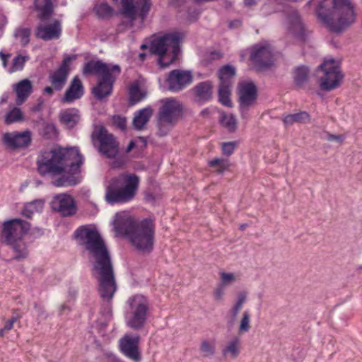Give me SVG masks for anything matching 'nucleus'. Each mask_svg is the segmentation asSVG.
I'll list each match as a JSON object with an SVG mask.
<instances>
[{
    "label": "nucleus",
    "instance_id": "obj_59",
    "mask_svg": "<svg viewBox=\"0 0 362 362\" xmlns=\"http://www.w3.org/2000/svg\"><path fill=\"white\" fill-rule=\"evenodd\" d=\"M54 87L52 86H47L46 88H45L44 89V93H47V94H49V95H52L53 93H54Z\"/></svg>",
    "mask_w": 362,
    "mask_h": 362
},
{
    "label": "nucleus",
    "instance_id": "obj_61",
    "mask_svg": "<svg viewBox=\"0 0 362 362\" xmlns=\"http://www.w3.org/2000/svg\"><path fill=\"white\" fill-rule=\"evenodd\" d=\"M209 113H210V112H209V109L205 108L201 111L200 115H202V117H207L209 115Z\"/></svg>",
    "mask_w": 362,
    "mask_h": 362
},
{
    "label": "nucleus",
    "instance_id": "obj_23",
    "mask_svg": "<svg viewBox=\"0 0 362 362\" xmlns=\"http://www.w3.org/2000/svg\"><path fill=\"white\" fill-rule=\"evenodd\" d=\"M213 83L205 81L197 83L192 90L194 100L199 104H204L213 98Z\"/></svg>",
    "mask_w": 362,
    "mask_h": 362
},
{
    "label": "nucleus",
    "instance_id": "obj_35",
    "mask_svg": "<svg viewBox=\"0 0 362 362\" xmlns=\"http://www.w3.org/2000/svg\"><path fill=\"white\" fill-rule=\"evenodd\" d=\"M219 122L229 132H235L237 129V119L233 115H227L224 112H221Z\"/></svg>",
    "mask_w": 362,
    "mask_h": 362
},
{
    "label": "nucleus",
    "instance_id": "obj_6",
    "mask_svg": "<svg viewBox=\"0 0 362 362\" xmlns=\"http://www.w3.org/2000/svg\"><path fill=\"white\" fill-rule=\"evenodd\" d=\"M30 228V223L21 218H13L3 223L0 241L9 246L16 253L13 259L20 260L28 257V250L23 237Z\"/></svg>",
    "mask_w": 362,
    "mask_h": 362
},
{
    "label": "nucleus",
    "instance_id": "obj_3",
    "mask_svg": "<svg viewBox=\"0 0 362 362\" xmlns=\"http://www.w3.org/2000/svg\"><path fill=\"white\" fill-rule=\"evenodd\" d=\"M320 20L332 33H341L356 19L350 0H322L317 7Z\"/></svg>",
    "mask_w": 362,
    "mask_h": 362
},
{
    "label": "nucleus",
    "instance_id": "obj_39",
    "mask_svg": "<svg viewBox=\"0 0 362 362\" xmlns=\"http://www.w3.org/2000/svg\"><path fill=\"white\" fill-rule=\"evenodd\" d=\"M250 314L248 310L243 313L242 318L240 320L238 332L240 334L248 332L250 329Z\"/></svg>",
    "mask_w": 362,
    "mask_h": 362
},
{
    "label": "nucleus",
    "instance_id": "obj_18",
    "mask_svg": "<svg viewBox=\"0 0 362 362\" xmlns=\"http://www.w3.org/2000/svg\"><path fill=\"white\" fill-rule=\"evenodd\" d=\"M193 81V75L190 71L174 69L168 76V89L173 92H179L189 85Z\"/></svg>",
    "mask_w": 362,
    "mask_h": 362
},
{
    "label": "nucleus",
    "instance_id": "obj_54",
    "mask_svg": "<svg viewBox=\"0 0 362 362\" xmlns=\"http://www.w3.org/2000/svg\"><path fill=\"white\" fill-rule=\"evenodd\" d=\"M327 140L329 141H336L339 143H341L344 141V136L341 135L327 134Z\"/></svg>",
    "mask_w": 362,
    "mask_h": 362
},
{
    "label": "nucleus",
    "instance_id": "obj_24",
    "mask_svg": "<svg viewBox=\"0 0 362 362\" xmlns=\"http://www.w3.org/2000/svg\"><path fill=\"white\" fill-rule=\"evenodd\" d=\"M34 8L38 12L37 18L42 21H46L54 13V5L52 0H34Z\"/></svg>",
    "mask_w": 362,
    "mask_h": 362
},
{
    "label": "nucleus",
    "instance_id": "obj_33",
    "mask_svg": "<svg viewBox=\"0 0 362 362\" xmlns=\"http://www.w3.org/2000/svg\"><path fill=\"white\" fill-rule=\"evenodd\" d=\"M38 132L45 139H54L57 135L55 125L52 123L42 122L38 124Z\"/></svg>",
    "mask_w": 362,
    "mask_h": 362
},
{
    "label": "nucleus",
    "instance_id": "obj_7",
    "mask_svg": "<svg viewBox=\"0 0 362 362\" xmlns=\"http://www.w3.org/2000/svg\"><path fill=\"white\" fill-rule=\"evenodd\" d=\"M182 40V34L174 31L165 33L151 42V52L158 56L160 67L166 68L177 59Z\"/></svg>",
    "mask_w": 362,
    "mask_h": 362
},
{
    "label": "nucleus",
    "instance_id": "obj_46",
    "mask_svg": "<svg viewBox=\"0 0 362 362\" xmlns=\"http://www.w3.org/2000/svg\"><path fill=\"white\" fill-rule=\"evenodd\" d=\"M220 276L221 280V285L223 286L230 285L235 280V275L233 273L221 272Z\"/></svg>",
    "mask_w": 362,
    "mask_h": 362
},
{
    "label": "nucleus",
    "instance_id": "obj_16",
    "mask_svg": "<svg viewBox=\"0 0 362 362\" xmlns=\"http://www.w3.org/2000/svg\"><path fill=\"white\" fill-rule=\"evenodd\" d=\"M140 337L125 334L119 340V349L127 358L134 362L141 361V354L139 349Z\"/></svg>",
    "mask_w": 362,
    "mask_h": 362
},
{
    "label": "nucleus",
    "instance_id": "obj_58",
    "mask_svg": "<svg viewBox=\"0 0 362 362\" xmlns=\"http://www.w3.org/2000/svg\"><path fill=\"white\" fill-rule=\"evenodd\" d=\"M228 164H226L221 166H218L217 173L218 174H222L224 171H226L228 169Z\"/></svg>",
    "mask_w": 362,
    "mask_h": 362
},
{
    "label": "nucleus",
    "instance_id": "obj_36",
    "mask_svg": "<svg viewBox=\"0 0 362 362\" xmlns=\"http://www.w3.org/2000/svg\"><path fill=\"white\" fill-rule=\"evenodd\" d=\"M43 204L42 201L35 200L25 206L23 214L27 218H31L35 211H39L42 209Z\"/></svg>",
    "mask_w": 362,
    "mask_h": 362
},
{
    "label": "nucleus",
    "instance_id": "obj_38",
    "mask_svg": "<svg viewBox=\"0 0 362 362\" xmlns=\"http://www.w3.org/2000/svg\"><path fill=\"white\" fill-rule=\"evenodd\" d=\"M96 15L100 18H105L112 15V8L106 3H103L97 5L94 8Z\"/></svg>",
    "mask_w": 362,
    "mask_h": 362
},
{
    "label": "nucleus",
    "instance_id": "obj_50",
    "mask_svg": "<svg viewBox=\"0 0 362 362\" xmlns=\"http://www.w3.org/2000/svg\"><path fill=\"white\" fill-rule=\"evenodd\" d=\"M165 124H167V123L165 122H161L160 119H158L157 127L158 128V134L160 136H165L169 131V129L165 127Z\"/></svg>",
    "mask_w": 362,
    "mask_h": 362
},
{
    "label": "nucleus",
    "instance_id": "obj_1",
    "mask_svg": "<svg viewBox=\"0 0 362 362\" xmlns=\"http://www.w3.org/2000/svg\"><path fill=\"white\" fill-rule=\"evenodd\" d=\"M74 237L94 258L93 271L99 284L103 298L110 300L117 290L116 279L110 255L98 230L86 226L77 228Z\"/></svg>",
    "mask_w": 362,
    "mask_h": 362
},
{
    "label": "nucleus",
    "instance_id": "obj_47",
    "mask_svg": "<svg viewBox=\"0 0 362 362\" xmlns=\"http://www.w3.org/2000/svg\"><path fill=\"white\" fill-rule=\"evenodd\" d=\"M237 143L235 141L226 142L222 144V152L224 155L230 156L235 151Z\"/></svg>",
    "mask_w": 362,
    "mask_h": 362
},
{
    "label": "nucleus",
    "instance_id": "obj_8",
    "mask_svg": "<svg viewBox=\"0 0 362 362\" xmlns=\"http://www.w3.org/2000/svg\"><path fill=\"white\" fill-rule=\"evenodd\" d=\"M139 183V177L134 174L127 175L124 185L121 178H112L106 187V202L112 205L131 201L136 194Z\"/></svg>",
    "mask_w": 362,
    "mask_h": 362
},
{
    "label": "nucleus",
    "instance_id": "obj_55",
    "mask_svg": "<svg viewBox=\"0 0 362 362\" xmlns=\"http://www.w3.org/2000/svg\"><path fill=\"white\" fill-rule=\"evenodd\" d=\"M11 57L10 54H4L2 51L0 52V58L2 61V64L4 67H6L7 65V60Z\"/></svg>",
    "mask_w": 362,
    "mask_h": 362
},
{
    "label": "nucleus",
    "instance_id": "obj_48",
    "mask_svg": "<svg viewBox=\"0 0 362 362\" xmlns=\"http://www.w3.org/2000/svg\"><path fill=\"white\" fill-rule=\"evenodd\" d=\"M114 124L119 129L124 130L126 129L127 120L126 118L120 115H115L112 118Z\"/></svg>",
    "mask_w": 362,
    "mask_h": 362
},
{
    "label": "nucleus",
    "instance_id": "obj_22",
    "mask_svg": "<svg viewBox=\"0 0 362 362\" xmlns=\"http://www.w3.org/2000/svg\"><path fill=\"white\" fill-rule=\"evenodd\" d=\"M288 29L290 32L301 42H305L307 39V30L299 13L296 11H291L288 16Z\"/></svg>",
    "mask_w": 362,
    "mask_h": 362
},
{
    "label": "nucleus",
    "instance_id": "obj_26",
    "mask_svg": "<svg viewBox=\"0 0 362 362\" xmlns=\"http://www.w3.org/2000/svg\"><path fill=\"white\" fill-rule=\"evenodd\" d=\"M153 113L151 107H145L139 110L133 119V126L137 130L144 129L145 124L148 122Z\"/></svg>",
    "mask_w": 362,
    "mask_h": 362
},
{
    "label": "nucleus",
    "instance_id": "obj_27",
    "mask_svg": "<svg viewBox=\"0 0 362 362\" xmlns=\"http://www.w3.org/2000/svg\"><path fill=\"white\" fill-rule=\"evenodd\" d=\"M310 70L306 66H299L294 69L293 78L295 86L298 88H303L308 80Z\"/></svg>",
    "mask_w": 362,
    "mask_h": 362
},
{
    "label": "nucleus",
    "instance_id": "obj_57",
    "mask_svg": "<svg viewBox=\"0 0 362 362\" xmlns=\"http://www.w3.org/2000/svg\"><path fill=\"white\" fill-rule=\"evenodd\" d=\"M241 25V21L240 20H235L229 23V28H238Z\"/></svg>",
    "mask_w": 362,
    "mask_h": 362
},
{
    "label": "nucleus",
    "instance_id": "obj_53",
    "mask_svg": "<svg viewBox=\"0 0 362 362\" xmlns=\"http://www.w3.org/2000/svg\"><path fill=\"white\" fill-rule=\"evenodd\" d=\"M223 289L224 286H221V284L218 285V286L216 288L214 292V297L216 300H222L223 295Z\"/></svg>",
    "mask_w": 362,
    "mask_h": 362
},
{
    "label": "nucleus",
    "instance_id": "obj_12",
    "mask_svg": "<svg viewBox=\"0 0 362 362\" xmlns=\"http://www.w3.org/2000/svg\"><path fill=\"white\" fill-rule=\"evenodd\" d=\"M250 59L258 71H263L274 64V56L269 45H255Z\"/></svg>",
    "mask_w": 362,
    "mask_h": 362
},
{
    "label": "nucleus",
    "instance_id": "obj_15",
    "mask_svg": "<svg viewBox=\"0 0 362 362\" xmlns=\"http://www.w3.org/2000/svg\"><path fill=\"white\" fill-rule=\"evenodd\" d=\"M76 55H66L59 67L55 71L49 74V82L55 90L60 91L64 88L70 72V63L72 60L76 59Z\"/></svg>",
    "mask_w": 362,
    "mask_h": 362
},
{
    "label": "nucleus",
    "instance_id": "obj_20",
    "mask_svg": "<svg viewBox=\"0 0 362 362\" xmlns=\"http://www.w3.org/2000/svg\"><path fill=\"white\" fill-rule=\"evenodd\" d=\"M3 141L13 148H25L31 142V134L29 131L5 133L3 135Z\"/></svg>",
    "mask_w": 362,
    "mask_h": 362
},
{
    "label": "nucleus",
    "instance_id": "obj_2",
    "mask_svg": "<svg viewBox=\"0 0 362 362\" xmlns=\"http://www.w3.org/2000/svg\"><path fill=\"white\" fill-rule=\"evenodd\" d=\"M83 157L78 148H53L42 150L37 158L38 173L44 176L48 173L60 175L69 167L68 173L53 181L56 187H71L79 183L78 175L81 172Z\"/></svg>",
    "mask_w": 362,
    "mask_h": 362
},
{
    "label": "nucleus",
    "instance_id": "obj_10",
    "mask_svg": "<svg viewBox=\"0 0 362 362\" xmlns=\"http://www.w3.org/2000/svg\"><path fill=\"white\" fill-rule=\"evenodd\" d=\"M92 141L98 142V151L107 158H115L119 153V143L112 134L103 126L93 132Z\"/></svg>",
    "mask_w": 362,
    "mask_h": 362
},
{
    "label": "nucleus",
    "instance_id": "obj_37",
    "mask_svg": "<svg viewBox=\"0 0 362 362\" xmlns=\"http://www.w3.org/2000/svg\"><path fill=\"white\" fill-rule=\"evenodd\" d=\"M145 97L138 85L132 86L129 90V104L134 105L141 101Z\"/></svg>",
    "mask_w": 362,
    "mask_h": 362
},
{
    "label": "nucleus",
    "instance_id": "obj_14",
    "mask_svg": "<svg viewBox=\"0 0 362 362\" xmlns=\"http://www.w3.org/2000/svg\"><path fill=\"white\" fill-rule=\"evenodd\" d=\"M182 111L183 105L178 100L173 98H166L163 100V105L158 113V118L168 124H173L182 115Z\"/></svg>",
    "mask_w": 362,
    "mask_h": 362
},
{
    "label": "nucleus",
    "instance_id": "obj_4",
    "mask_svg": "<svg viewBox=\"0 0 362 362\" xmlns=\"http://www.w3.org/2000/svg\"><path fill=\"white\" fill-rule=\"evenodd\" d=\"M120 73L121 68L119 65L110 66L100 60L89 61L83 67V75L100 76L97 85L92 89V93L98 100H103L112 94L116 76H119Z\"/></svg>",
    "mask_w": 362,
    "mask_h": 362
},
{
    "label": "nucleus",
    "instance_id": "obj_41",
    "mask_svg": "<svg viewBox=\"0 0 362 362\" xmlns=\"http://www.w3.org/2000/svg\"><path fill=\"white\" fill-rule=\"evenodd\" d=\"M28 59L29 57L28 56H22L21 54L16 56L13 59L10 72L22 70Z\"/></svg>",
    "mask_w": 362,
    "mask_h": 362
},
{
    "label": "nucleus",
    "instance_id": "obj_25",
    "mask_svg": "<svg viewBox=\"0 0 362 362\" xmlns=\"http://www.w3.org/2000/svg\"><path fill=\"white\" fill-rule=\"evenodd\" d=\"M33 86L30 80L23 79L16 83L14 86V90L16 93V103L20 105L25 101L30 95Z\"/></svg>",
    "mask_w": 362,
    "mask_h": 362
},
{
    "label": "nucleus",
    "instance_id": "obj_43",
    "mask_svg": "<svg viewBox=\"0 0 362 362\" xmlns=\"http://www.w3.org/2000/svg\"><path fill=\"white\" fill-rule=\"evenodd\" d=\"M15 36L20 39L23 46L27 45L30 42V29L28 28H19L15 33Z\"/></svg>",
    "mask_w": 362,
    "mask_h": 362
},
{
    "label": "nucleus",
    "instance_id": "obj_62",
    "mask_svg": "<svg viewBox=\"0 0 362 362\" xmlns=\"http://www.w3.org/2000/svg\"><path fill=\"white\" fill-rule=\"evenodd\" d=\"M246 6H253L256 4V0H244Z\"/></svg>",
    "mask_w": 362,
    "mask_h": 362
},
{
    "label": "nucleus",
    "instance_id": "obj_45",
    "mask_svg": "<svg viewBox=\"0 0 362 362\" xmlns=\"http://www.w3.org/2000/svg\"><path fill=\"white\" fill-rule=\"evenodd\" d=\"M21 317V315L20 314L14 313L11 318L7 320L4 327L0 329V337L4 336L5 332L11 330L13 327V324Z\"/></svg>",
    "mask_w": 362,
    "mask_h": 362
},
{
    "label": "nucleus",
    "instance_id": "obj_11",
    "mask_svg": "<svg viewBox=\"0 0 362 362\" xmlns=\"http://www.w3.org/2000/svg\"><path fill=\"white\" fill-rule=\"evenodd\" d=\"M318 68L324 72V76L320 79L321 89L330 91L339 86L343 75L333 58L325 59Z\"/></svg>",
    "mask_w": 362,
    "mask_h": 362
},
{
    "label": "nucleus",
    "instance_id": "obj_42",
    "mask_svg": "<svg viewBox=\"0 0 362 362\" xmlns=\"http://www.w3.org/2000/svg\"><path fill=\"white\" fill-rule=\"evenodd\" d=\"M200 351L204 357H210L215 354V345L206 339L202 341L200 345Z\"/></svg>",
    "mask_w": 362,
    "mask_h": 362
},
{
    "label": "nucleus",
    "instance_id": "obj_29",
    "mask_svg": "<svg viewBox=\"0 0 362 362\" xmlns=\"http://www.w3.org/2000/svg\"><path fill=\"white\" fill-rule=\"evenodd\" d=\"M240 353V339L234 337L223 349L222 354L224 357L230 356L231 358H236Z\"/></svg>",
    "mask_w": 362,
    "mask_h": 362
},
{
    "label": "nucleus",
    "instance_id": "obj_9",
    "mask_svg": "<svg viewBox=\"0 0 362 362\" xmlns=\"http://www.w3.org/2000/svg\"><path fill=\"white\" fill-rule=\"evenodd\" d=\"M128 310L125 313L126 325L128 327L139 331L147 322L150 307L148 299L141 294L129 297L127 301Z\"/></svg>",
    "mask_w": 362,
    "mask_h": 362
},
{
    "label": "nucleus",
    "instance_id": "obj_63",
    "mask_svg": "<svg viewBox=\"0 0 362 362\" xmlns=\"http://www.w3.org/2000/svg\"><path fill=\"white\" fill-rule=\"evenodd\" d=\"M42 110V104L39 103L33 107V110L35 112H39Z\"/></svg>",
    "mask_w": 362,
    "mask_h": 362
},
{
    "label": "nucleus",
    "instance_id": "obj_34",
    "mask_svg": "<svg viewBox=\"0 0 362 362\" xmlns=\"http://www.w3.org/2000/svg\"><path fill=\"white\" fill-rule=\"evenodd\" d=\"M232 86L229 85H223L219 84L218 95V101L226 107H232L233 103L230 99V88Z\"/></svg>",
    "mask_w": 362,
    "mask_h": 362
},
{
    "label": "nucleus",
    "instance_id": "obj_17",
    "mask_svg": "<svg viewBox=\"0 0 362 362\" xmlns=\"http://www.w3.org/2000/svg\"><path fill=\"white\" fill-rule=\"evenodd\" d=\"M50 207L52 211L59 213L64 217L72 216L78 210L74 199L67 194L54 196L50 202Z\"/></svg>",
    "mask_w": 362,
    "mask_h": 362
},
{
    "label": "nucleus",
    "instance_id": "obj_30",
    "mask_svg": "<svg viewBox=\"0 0 362 362\" xmlns=\"http://www.w3.org/2000/svg\"><path fill=\"white\" fill-rule=\"evenodd\" d=\"M247 300V293L245 291L240 292L238 295V299L235 303L230 310V319L228 321V325L233 327L234 322L238 315L239 312L242 310L244 303Z\"/></svg>",
    "mask_w": 362,
    "mask_h": 362
},
{
    "label": "nucleus",
    "instance_id": "obj_32",
    "mask_svg": "<svg viewBox=\"0 0 362 362\" xmlns=\"http://www.w3.org/2000/svg\"><path fill=\"white\" fill-rule=\"evenodd\" d=\"M79 115L75 110H67L61 113L60 121L68 129L74 127L79 121Z\"/></svg>",
    "mask_w": 362,
    "mask_h": 362
},
{
    "label": "nucleus",
    "instance_id": "obj_31",
    "mask_svg": "<svg viewBox=\"0 0 362 362\" xmlns=\"http://www.w3.org/2000/svg\"><path fill=\"white\" fill-rule=\"evenodd\" d=\"M310 120V115L305 111L286 115L283 119L285 127H290L294 123L304 124Z\"/></svg>",
    "mask_w": 362,
    "mask_h": 362
},
{
    "label": "nucleus",
    "instance_id": "obj_64",
    "mask_svg": "<svg viewBox=\"0 0 362 362\" xmlns=\"http://www.w3.org/2000/svg\"><path fill=\"white\" fill-rule=\"evenodd\" d=\"M65 310H69V308L66 305H62L59 309L60 314H62Z\"/></svg>",
    "mask_w": 362,
    "mask_h": 362
},
{
    "label": "nucleus",
    "instance_id": "obj_49",
    "mask_svg": "<svg viewBox=\"0 0 362 362\" xmlns=\"http://www.w3.org/2000/svg\"><path fill=\"white\" fill-rule=\"evenodd\" d=\"M151 6V0H144L143 4L140 9L139 16L141 19H144L148 13Z\"/></svg>",
    "mask_w": 362,
    "mask_h": 362
},
{
    "label": "nucleus",
    "instance_id": "obj_13",
    "mask_svg": "<svg viewBox=\"0 0 362 362\" xmlns=\"http://www.w3.org/2000/svg\"><path fill=\"white\" fill-rule=\"evenodd\" d=\"M239 109L242 116L247 113L250 107H252L257 99V88L253 82H244L238 88Z\"/></svg>",
    "mask_w": 362,
    "mask_h": 362
},
{
    "label": "nucleus",
    "instance_id": "obj_44",
    "mask_svg": "<svg viewBox=\"0 0 362 362\" xmlns=\"http://www.w3.org/2000/svg\"><path fill=\"white\" fill-rule=\"evenodd\" d=\"M123 6V13L127 17L134 19L136 16L135 7L132 1H122Z\"/></svg>",
    "mask_w": 362,
    "mask_h": 362
},
{
    "label": "nucleus",
    "instance_id": "obj_19",
    "mask_svg": "<svg viewBox=\"0 0 362 362\" xmlns=\"http://www.w3.org/2000/svg\"><path fill=\"white\" fill-rule=\"evenodd\" d=\"M62 35V25L59 20H54L47 25L40 24L37 26L35 35L45 41L59 39Z\"/></svg>",
    "mask_w": 362,
    "mask_h": 362
},
{
    "label": "nucleus",
    "instance_id": "obj_28",
    "mask_svg": "<svg viewBox=\"0 0 362 362\" xmlns=\"http://www.w3.org/2000/svg\"><path fill=\"white\" fill-rule=\"evenodd\" d=\"M236 74L235 68L230 64H226L221 67L218 71L219 84L233 85L232 79Z\"/></svg>",
    "mask_w": 362,
    "mask_h": 362
},
{
    "label": "nucleus",
    "instance_id": "obj_51",
    "mask_svg": "<svg viewBox=\"0 0 362 362\" xmlns=\"http://www.w3.org/2000/svg\"><path fill=\"white\" fill-rule=\"evenodd\" d=\"M34 308L37 313V317L42 319H46L47 317V314L46 313L44 308L37 303H35Z\"/></svg>",
    "mask_w": 362,
    "mask_h": 362
},
{
    "label": "nucleus",
    "instance_id": "obj_60",
    "mask_svg": "<svg viewBox=\"0 0 362 362\" xmlns=\"http://www.w3.org/2000/svg\"><path fill=\"white\" fill-rule=\"evenodd\" d=\"M135 146L136 144L134 141H131L126 148V152L129 153L132 151V149L135 147Z\"/></svg>",
    "mask_w": 362,
    "mask_h": 362
},
{
    "label": "nucleus",
    "instance_id": "obj_52",
    "mask_svg": "<svg viewBox=\"0 0 362 362\" xmlns=\"http://www.w3.org/2000/svg\"><path fill=\"white\" fill-rule=\"evenodd\" d=\"M209 163L211 167H218L228 164V161L223 158H215L210 160Z\"/></svg>",
    "mask_w": 362,
    "mask_h": 362
},
{
    "label": "nucleus",
    "instance_id": "obj_56",
    "mask_svg": "<svg viewBox=\"0 0 362 362\" xmlns=\"http://www.w3.org/2000/svg\"><path fill=\"white\" fill-rule=\"evenodd\" d=\"M223 57V54L218 51H213L210 53V59L211 60L219 59Z\"/></svg>",
    "mask_w": 362,
    "mask_h": 362
},
{
    "label": "nucleus",
    "instance_id": "obj_40",
    "mask_svg": "<svg viewBox=\"0 0 362 362\" xmlns=\"http://www.w3.org/2000/svg\"><path fill=\"white\" fill-rule=\"evenodd\" d=\"M22 118L23 114L21 110L18 107H14L12 110L6 114L5 117V122L7 124H11L21 120Z\"/></svg>",
    "mask_w": 362,
    "mask_h": 362
},
{
    "label": "nucleus",
    "instance_id": "obj_5",
    "mask_svg": "<svg viewBox=\"0 0 362 362\" xmlns=\"http://www.w3.org/2000/svg\"><path fill=\"white\" fill-rule=\"evenodd\" d=\"M119 229L137 250L144 253L153 250L156 226L152 219L145 218L139 223L126 220L120 223Z\"/></svg>",
    "mask_w": 362,
    "mask_h": 362
},
{
    "label": "nucleus",
    "instance_id": "obj_21",
    "mask_svg": "<svg viewBox=\"0 0 362 362\" xmlns=\"http://www.w3.org/2000/svg\"><path fill=\"white\" fill-rule=\"evenodd\" d=\"M84 95V87L78 76H75L66 90L62 102L63 103H72L80 99Z\"/></svg>",
    "mask_w": 362,
    "mask_h": 362
}]
</instances>
